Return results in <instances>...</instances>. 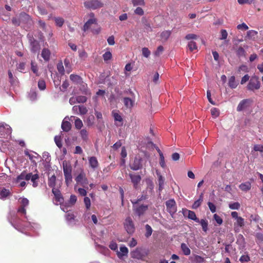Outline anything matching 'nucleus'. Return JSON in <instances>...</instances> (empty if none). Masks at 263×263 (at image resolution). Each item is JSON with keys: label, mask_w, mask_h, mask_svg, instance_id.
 I'll list each match as a JSON object with an SVG mask.
<instances>
[{"label": "nucleus", "mask_w": 263, "mask_h": 263, "mask_svg": "<svg viewBox=\"0 0 263 263\" xmlns=\"http://www.w3.org/2000/svg\"><path fill=\"white\" fill-rule=\"evenodd\" d=\"M211 115L213 118H216L219 115V111L216 108H212L211 109Z\"/></svg>", "instance_id": "3c124183"}, {"label": "nucleus", "mask_w": 263, "mask_h": 263, "mask_svg": "<svg viewBox=\"0 0 263 263\" xmlns=\"http://www.w3.org/2000/svg\"><path fill=\"white\" fill-rule=\"evenodd\" d=\"M257 32L254 30H249L247 32V36L250 38L255 37L257 35Z\"/></svg>", "instance_id": "338daca9"}, {"label": "nucleus", "mask_w": 263, "mask_h": 263, "mask_svg": "<svg viewBox=\"0 0 263 263\" xmlns=\"http://www.w3.org/2000/svg\"><path fill=\"white\" fill-rule=\"evenodd\" d=\"M87 17H88V19L83 26V30L84 31L90 29L92 25L97 24V20L95 17V14L93 12L88 13Z\"/></svg>", "instance_id": "f03ea898"}, {"label": "nucleus", "mask_w": 263, "mask_h": 263, "mask_svg": "<svg viewBox=\"0 0 263 263\" xmlns=\"http://www.w3.org/2000/svg\"><path fill=\"white\" fill-rule=\"evenodd\" d=\"M129 177L132 183L134 184V187L136 189L138 183L140 182L141 179L140 176L139 175H133L130 174H129Z\"/></svg>", "instance_id": "f3484780"}, {"label": "nucleus", "mask_w": 263, "mask_h": 263, "mask_svg": "<svg viewBox=\"0 0 263 263\" xmlns=\"http://www.w3.org/2000/svg\"><path fill=\"white\" fill-rule=\"evenodd\" d=\"M131 3L134 7H142L145 5V2L144 0H131Z\"/></svg>", "instance_id": "7c9ffc66"}, {"label": "nucleus", "mask_w": 263, "mask_h": 263, "mask_svg": "<svg viewBox=\"0 0 263 263\" xmlns=\"http://www.w3.org/2000/svg\"><path fill=\"white\" fill-rule=\"evenodd\" d=\"M63 167L64 176L71 175V167L66 162H63Z\"/></svg>", "instance_id": "412c9836"}, {"label": "nucleus", "mask_w": 263, "mask_h": 263, "mask_svg": "<svg viewBox=\"0 0 263 263\" xmlns=\"http://www.w3.org/2000/svg\"><path fill=\"white\" fill-rule=\"evenodd\" d=\"M66 220L67 221V222L69 224H71L74 221V216L72 213H67L66 215Z\"/></svg>", "instance_id": "4c0bfd02"}, {"label": "nucleus", "mask_w": 263, "mask_h": 263, "mask_svg": "<svg viewBox=\"0 0 263 263\" xmlns=\"http://www.w3.org/2000/svg\"><path fill=\"white\" fill-rule=\"evenodd\" d=\"M181 249L183 254L186 256H188L191 254V250L190 248L184 243H182L181 244Z\"/></svg>", "instance_id": "bb28decb"}, {"label": "nucleus", "mask_w": 263, "mask_h": 263, "mask_svg": "<svg viewBox=\"0 0 263 263\" xmlns=\"http://www.w3.org/2000/svg\"><path fill=\"white\" fill-rule=\"evenodd\" d=\"M64 22V20L61 17L55 18V24L59 27H61L63 25Z\"/></svg>", "instance_id": "052dcab7"}, {"label": "nucleus", "mask_w": 263, "mask_h": 263, "mask_svg": "<svg viewBox=\"0 0 263 263\" xmlns=\"http://www.w3.org/2000/svg\"><path fill=\"white\" fill-rule=\"evenodd\" d=\"M11 128L10 126L5 123H0V131L5 133L6 134H10L11 133Z\"/></svg>", "instance_id": "6ab92c4d"}, {"label": "nucleus", "mask_w": 263, "mask_h": 263, "mask_svg": "<svg viewBox=\"0 0 263 263\" xmlns=\"http://www.w3.org/2000/svg\"><path fill=\"white\" fill-rule=\"evenodd\" d=\"M124 226L128 234H133L135 230L134 222L130 217H127L124 222Z\"/></svg>", "instance_id": "423d86ee"}, {"label": "nucleus", "mask_w": 263, "mask_h": 263, "mask_svg": "<svg viewBox=\"0 0 263 263\" xmlns=\"http://www.w3.org/2000/svg\"><path fill=\"white\" fill-rule=\"evenodd\" d=\"M19 202L21 204V206L17 210V213L21 215H24L26 218V207L29 204V200L26 198H21L19 199Z\"/></svg>", "instance_id": "39448f33"}, {"label": "nucleus", "mask_w": 263, "mask_h": 263, "mask_svg": "<svg viewBox=\"0 0 263 263\" xmlns=\"http://www.w3.org/2000/svg\"><path fill=\"white\" fill-rule=\"evenodd\" d=\"M252 101L251 99H244L240 102L237 107V110L240 111L243 109L247 108L249 105L252 103Z\"/></svg>", "instance_id": "f8f14e48"}, {"label": "nucleus", "mask_w": 263, "mask_h": 263, "mask_svg": "<svg viewBox=\"0 0 263 263\" xmlns=\"http://www.w3.org/2000/svg\"><path fill=\"white\" fill-rule=\"evenodd\" d=\"M142 51L143 55L146 58H148L151 54L150 51L148 50L147 48L146 47L143 48L142 49Z\"/></svg>", "instance_id": "680f3d73"}, {"label": "nucleus", "mask_w": 263, "mask_h": 263, "mask_svg": "<svg viewBox=\"0 0 263 263\" xmlns=\"http://www.w3.org/2000/svg\"><path fill=\"white\" fill-rule=\"evenodd\" d=\"M254 150L256 152H263V145L256 144L254 146Z\"/></svg>", "instance_id": "774afa93"}, {"label": "nucleus", "mask_w": 263, "mask_h": 263, "mask_svg": "<svg viewBox=\"0 0 263 263\" xmlns=\"http://www.w3.org/2000/svg\"><path fill=\"white\" fill-rule=\"evenodd\" d=\"M64 63L67 72L69 73L71 71V65L69 60L68 59H65Z\"/></svg>", "instance_id": "a18cd8bd"}, {"label": "nucleus", "mask_w": 263, "mask_h": 263, "mask_svg": "<svg viewBox=\"0 0 263 263\" xmlns=\"http://www.w3.org/2000/svg\"><path fill=\"white\" fill-rule=\"evenodd\" d=\"M203 201V194L202 193L199 197V198L195 201L192 205V208L193 209H196L198 208L201 204Z\"/></svg>", "instance_id": "2f4dec72"}, {"label": "nucleus", "mask_w": 263, "mask_h": 263, "mask_svg": "<svg viewBox=\"0 0 263 263\" xmlns=\"http://www.w3.org/2000/svg\"><path fill=\"white\" fill-rule=\"evenodd\" d=\"M12 23L15 26L21 25V21L20 20V14L18 16L13 17L12 20Z\"/></svg>", "instance_id": "37998d69"}, {"label": "nucleus", "mask_w": 263, "mask_h": 263, "mask_svg": "<svg viewBox=\"0 0 263 263\" xmlns=\"http://www.w3.org/2000/svg\"><path fill=\"white\" fill-rule=\"evenodd\" d=\"M10 195V191L9 190L5 188L0 189V198L2 199H5Z\"/></svg>", "instance_id": "393cba45"}, {"label": "nucleus", "mask_w": 263, "mask_h": 263, "mask_svg": "<svg viewBox=\"0 0 263 263\" xmlns=\"http://www.w3.org/2000/svg\"><path fill=\"white\" fill-rule=\"evenodd\" d=\"M145 229H146V233H145V235L146 237L148 238L152 235L153 230H152L151 227L148 224H146L145 226Z\"/></svg>", "instance_id": "49530a36"}, {"label": "nucleus", "mask_w": 263, "mask_h": 263, "mask_svg": "<svg viewBox=\"0 0 263 263\" xmlns=\"http://www.w3.org/2000/svg\"><path fill=\"white\" fill-rule=\"evenodd\" d=\"M70 79L76 83H79L81 81V77L76 74H71L70 76Z\"/></svg>", "instance_id": "ea45409f"}, {"label": "nucleus", "mask_w": 263, "mask_h": 263, "mask_svg": "<svg viewBox=\"0 0 263 263\" xmlns=\"http://www.w3.org/2000/svg\"><path fill=\"white\" fill-rule=\"evenodd\" d=\"M89 166L93 169H96L99 166V163L97 159L95 157H90L88 158Z\"/></svg>", "instance_id": "a211bd4d"}, {"label": "nucleus", "mask_w": 263, "mask_h": 263, "mask_svg": "<svg viewBox=\"0 0 263 263\" xmlns=\"http://www.w3.org/2000/svg\"><path fill=\"white\" fill-rule=\"evenodd\" d=\"M132 202L133 204V210L134 212L139 216L142 215L148 209V206L146 205L142 204L138 206L137 204L138 202V200H132Z\"/></svg>", "instance_id": "7ed1b4c3"}, {"label": "nucleus", "mask_w": 263, "mask_h": 263, "mask_svg": "<svg viewBox=\"0 0 263 263\" xmlns=\"http://www.w3.org/2000/svg\"><path fill=\"white\" fill-rule=\"evenodd\" d=\"M171 34V31L165 30V31H163L160 34L161 39L164 41H166L170 36Z\"/></svg>", "instance_id": "c756f323"}, {"label": "nucleus", "mask_w": 263, "mask_h": 263, "mask_svg": "<svg viewBox=\"0 0 263 263\" xmlns=\"http://www.w3.org/2000/svg\"><path fill=\"white\" fill-rule=\"evenodd\" d=\"M131 256L133 258L139 259L141 257L140 251L138 249H136L135 250L131 252Z\"/></svg>", "instance_id": "72a5a7b5"}, {"label": "nucleus", "mask_w": 263, "mask_h": 263, "mask_svg": "<svg viewBox=\"0 0 263 263\" xmlns=\"http://www.w3.org/2000/svg\"><path fill=\"white\" fill-rule=\"evenodd\" d=\"M80 89L81 91L85 95H90V92L88 89L87 85L86 84H82Z\"/></svg>", "instance_id": "8fccbe9b"}, {"label": "nucleus", "mask_w": 263, "mask_h": 263, "mask_svg": "<svg viewBox=\"0 0 263 263\" xmlns=\"http://www.w3.org/2000/svg\"><path fill=\"white\" fill-rule=\"evenodd\" d=\"M10 222L16 229L19 231H21V229H24V227H28L27 225H24L22 223V221L18 218H16L14 219L11 220Z\"/></svg>", "instance_id": "9b49d317"}, {"label": "nucleus", "mask_w": 263, "mask_h": 263, "mask_svg": "<svg viewBox=\"0 0 263 263\" xmlns=\"http://www.w3.org/2000/svg\"><path fill=\"white\" fill-rule=\"evenodd\" d=\"M84 7L90 10H96L103 7L104 4L100 0H87L84 3Z\"/></svg>", "instance_id": "f257e3e1"}, {"label": "nucleus", "mask_w": 263, "mask_h": 263, "mask_svg": "<svg viewBox=\"0 0 263 263\" xmlns=\"http://www.w3.org/2000/svg\"><path fill=\"white\" fill-rule=\"evenodd\" d=\"M229 86L231 88H235L237 86V83L235 81L234 76H231L229 79Z\"/></svg>", "instance_id": "c85d7f7f"}, {"label": "nucleus", "mask_w": 263, "mask_h": 263, "mask_svg": "<svg viewBox=\"0 0 263 263\" xmlns=\"http://www.w3.org/2000/svg\"><path fill=\"white\" fill-rule=\"evenodd\" d=\"M142 159L136 157L134 162L130 164V167L134 171H137L142 167Z\"/></svg>", "instance_id": "ddd939ff"}, {"label": "nucleus", "mask_w": 263, "mask_h": 263, "mask_svg": "<svg viewBox=\"0 0 263 263\" xmlns=\"http://www.w3.org/2000/svg\"><path fill=\"white\" fill-rule=\"evenodd\" d=\"M183 213L184 215L187 214V217L189 219L193 220L196 222H199V219L196 217L195 213L192 211L188 210L187 209H183Z\"/></svg>", "instance_id": "dca6fc26"}, {"label": "nucleus", "mask_w": 263, "mask_h": 263, "mask_svg": "<svg viewBox=\"0 0 263 263\" xmlns=\"http://www.w3.org/2000/svg\"><path fill=\"white\" fill-rule=\"evenodd\" d=\"M31 70L34 73H35L37 76L39 75L37 73L38 69L37 64L33 61H32L31 63Z\"/></svg>", "instance_id": "de8ad7c7"}, {"label": "nucleus", "mask_w": 263, "mask_h": 263, "mask_svg": "<svg viewBox=\"0 0 263 263\" xmlns=\"http://www.w3.org/2000/svg\"><path fill=\"white\" fill-rule=\"evenodd\" d=\"M103 58L105 61H107L111 59L112 54L110 51H107L103 54Z\"/></svg>", "instance_id": "603ef678"}, {"label": "nucleus", "mask_w": 263, "mask_h": 263, "mask_svg": "<svg viewBox=\"0 0 263 263\" xmlns=\"http://www.w3.org/2000/svg\"><path fill=\"white\" fill-rule=\"evenodd\" d=\"M79 111L80 115H84L87 112L88 110L84 106L79 105Z\"/></svg>", "instance_id": "79ce46f5"}, {"label": "nucleus", "mask_w": 263, "mask_h": 263, "mask_svg": "<svg viewBox=\"0 0 263 263\" xmlns=\"http://www.w3.org/2000/svg\"><path fill=\"white\" fill-rule=\"evenodd\" d=\"M80 136L82 139L84 141H87L88 139V132L85 129H83L81 130L80 132Z\"/></svg>", "instance_id": "f704fd0d"}, {"label": "nucleus", "mask_w": 263, "mask_h": 263, "mask_svg": "<svg viewBox=\"0 0 263 263\" xmlns=\"http://www.w3.org/2000/svg\"><path fill=\"white\" fill-rule=\"evenodd\" d=\"M123 103L126 108L130 109L134 106V101L129 98L125 97L123 99Z\"/></svg>", "instance_id": "b1692460"}, {"label": "nucleus", "mask_w": 263, "mask_h": 263, "mask_svg": "<svg viewBox=\"0 0 263 263\" xmlns=\"http://www.w3.org/2000/svg\"><path fill=\"white\" fill-rule=\"evenodd\" d=\"M188 47L191 51H193L194 50L197 49V48L196 44L194 41H190L189 42Z\"/></svg>", "instance_id": "09e8293b"}, {"label": "nucleus", "mask_w": 263, "mask_h": 263, "mask_svg": "<svg viewBox=\"0 0 263 263\" xmlns=\"http://www.w3.org/2000/svg\"><path fill=\"white\" fill-rule=\"evenodd\" d=\"M54 141H55V143L56 144V145H57V146L59 148H61L62 146V142H61V137L60 136H55L54 137Z\"/></svg>", "instance_id": "5fc2aeb1"}, {"label": "nucleus", "mask_w": 263, "mask_h": 263, "mask_svg": "<svg viewBox=\"0 0 263 263\" xmlns=\"http://www.w3.org/2000/svg\"><path fill=\"white\" fill-rule=\"evenodd\" d=\"M239 260L242 263L248 262L250 260V257L248 255H243L240 257Z\"/></svg>", "instance_id": "0e129e2a"}, {"label": "nucleus", "mask_w": 263, "mask_h": 263, "mask_svg": "<svg viewBox=\"0 0 263 263\" xmlns=\"http://www.w3.org/2000/svg\"><path fill=\"white\" fill-rule=\"evenodd\" d=\"M38 87L41 90H43L46 88V83L44 80H41L38 82Z\"/></svg>", "instance_id": "13d9d810"}, {"label": "nucleus", "mask_w": 263, "mask_h": 263, "mask_svg": "<svg viewBox=\"0 0 263 263\" xmlns=\"http://www.w3.org/2000/svg\"><path fill=\"white\" fill-rule=\"evenodd\" d=\"M31 50L33 52H36L40 49V45L38 41L34 39H30Z\"/></svg>", "instance_id": "2eb2a0df"}, {"label": "nucleus", "mask_w": 263, "mask_h": 263, "mask_svg": "<svg viewBox=\"0 0 263 263\" xmlns=\"http://www.w3.org/2000/svg\"><path fill=\"white\" fill-rule=\"evenodd\" d=\"M128 253L127 248L124 246L120 247V251L118 252L117 255L119 258H122L124 256H127Z\"/></svg>", "instance_id": "aec40b11"}, {"label": "nucleus", "mask_w": 263, "mask_h": 263, "mask_svg": "<svg viewBox=\"0 0 263 263\" xmlns=\"http://www.w3.org/2000/svg\"><path fill=\"white\" fill-rule=\"evenodd\" d=\"M29 99L32 101L36 100L37 98V95L36 92L33 90L30 91L29 93Z\"/></svg>", "instance_id": "bf43d9fd"}, {"label": "nucleus", "mask_w": 263, "mask_h": 263, "mask_svg": "<svg viewBox=\"0 0 263 263\" xmlns=\"http://www.w3.org/2000/svg\"><path fill=\"white\" fill-rule=\"evenodd\" d=\"M157 174L158 176V181L160 189L163 187L164 184V179L163 177L158 172H157Z\"/></svg>", "instance_id": "a19ab883"}, {"label": "nucleus", "mask_w": 263, "mask_h": 263, "mask_svg": "<svg viewBox=\"0 0 263 263\" xmlns=\"http://www.w3.org/2000/svg\"><path fill=\"white\" fill-rule=\"evenodd\" d=\"M260 87V83L258 80V78L256 77H253L250 80L247 86L248 90L254 91L259 89Z\"/></svg>", "instance_id": "20e7f679"}, {"label": "nucleus", "mask_w": 263, "mask_h": 263, "mask_svg": "<svg viewBox=\"0 0 263 263\" xmlns=\"http://www.w3.org/2000/svg\"><path fill=\"white\" fill-rule=\"evenodd\" d=\"M84 202L87 210H89L91 206V202L89 198L85 197L84 199Z\"/></svg>", "instance_id": "864d4df0"}, {"label": "nucleus", "mask_w": 263, "mask_h": 263, "mask_svg": "<svg viewBox=\"0 0 263 263\" xmlns=\"http://www.w3.org/2000/svg\"><path fill=\"white\" fill-rule=\"evenodd\" d=\"M20 14L21 25H23L27 27L32 25L33 22L28 14L25 13H21Z\"/></svg>", "instance_id": "0eeeda50"}, {"label": "nucleus", "mask_w": 263, "mask_h": 263, "mask_svg": "<svg viewBox=\"0 0 263 263\" xmlns=\"http://www.w3.org/2000/svg\"><path fill=\"white\" fill-rule=\"evenodd\" d=\"M167 211L171 214H174L176 211V202L174 199H170L165 203Z\"/></svg>", "instance_id": "1a4fd4ad"}, {"label": "nucleus", "mask_w": 263, "mask_h": 263, "mask_svg": "<svg viewBox=\"0 0 263 263\" xmlns=\"http://www.w3.org/2000/svg\"><path fill=\"white\" fill-rule=\"evenodd\" d=\"M239 187L242 191L247 192L251 189V184L249 182H246L240 184Z\"/></svg>", "instance_id": "a878e982"}, {"label": "nucleus", "mask_w": 263, "mask_h": 263, "mask_svg": "<svg viewBox=\"0 0 263 263\" xmlns=\"http://www.w3.org/2000/svg\"><path fill=\"white\" fill-rule=\"evenodd\" d=\"M199 222L201 225L203 231L206 232L208 230V221L205 219H201L200 221L199 220Z\"/></svg>", "instance_id": "c9c22d12"}, {"label": "nucleus", "mask_w": 263, "mask_h": 263, "mask_svg": "<svg viewBox=\"0 0 263 263\" xmlns=\"http://www.w3.org/2000/svg\"><path fill=\"white\" fill-rule=\"evenodd\" d=\"M135 14L142 16L144 14V11L141 7V6H139L136 8V9L134 10Z\"/></svg>", "instance_id": "6e6d98bb"}, {"label": "nucleus", "mask_w": 263, "mask_h": 263, "mask_svg": "<svg viewBox=\"0 0 263 263\" xmlns=\"http://www.w3.org/2000/svg\"><path fill=\"white\" fill-rule=\"evenodd\" d=\"M221 36L219 39L221 40H226L228 37V32L225 29H222L220 31Z\"/></svg>", "instance_id": "4d7b16f0"}, {"label": "nucleus", "mask_w": 263, "mask_h": 263, "mask_svg": "<svg viewBox=\"0 0 263 263\" xmlns=\"http://www.w3.org/2000/svg\"><path fill=\"white\" fill-rule=\"evenodd\" d=\"M56 177L54 175L51 176L48 179V185L52 189L55 188Z\"/></svg>", "instance_id": "473e14b6"}, {"label": "nucleus", "mask_w": 263, "mask_h": 263, "mask_svg": "<svg viewBox=\"0 0 263 263\" xmlns=\"http://www.w3.org/2000/svg\"><path fill=\"white\" fill-rule=\"evenodd\" d=\"M39 177L37 174H34L33 176L32 177V178L31 179V181L32 182V185L33 187H35L38 185V182L37 180L39 179Z\"/></svg>", "instance_id": "e433bc0d"}, {"label": "nucleus", "mask_w": 263, "mask_h": 263, "mask_svg": "<svg viewBox=\"0 0 263 263\" xmlns=\"http://www.w3.org/2000/svg\"><path fill=\"white\" fill-rule=\"evenodd\" d=\"M52 192L54 195L55 201L56 204H61L64 201V199L61 194L60 191L55 188L52 190Z\"/></svg>", "instance_id": "9d476101"}, {"label": "nucleus", "mask_w": 263, "mask_h": 263, "mask_svg": "<svg viewBox=\"0 0 263 263\" xmlns=\"http://www.w3.org/2000/svg\"><path fill=\"white\" fill-rule=\"evenodd\" d=\"M229 206L232 210H238L240 207V205L239 202H235L230 203Z\"/></svg>", "instance_id": "58836bf2"}, {"label": "nucleus", "mask_w": 263, "mask_h": 263, "mask_svg": "<svg viewBox=\"0 0 263 263\" xmlns=\"http://www.w3.org/2000/svg\"><path fill=\"white\" fill-rule=\"evenodd\" d=\"M51 52L48 49L44 48L42 50L41 56L45 61H48L50 58Z\"/></svg>", "instance_id": "4be33fe9"}, {"label": "nucleus", "mask_w": 263, "mask_h": 263, "mask_svg": "<svg viewBox=\"0 0 263 263\" xmlns=\"http://www.w3.org/2000/svg\"><path fill=\"white\" fill-rule=\"evenodd\" d=\"M57 69H58V71L60 73H61V74H63L64 73V66L63 65V63L62 62H60V63L58 64V65H57Z\"/></svg>", "instance_id": "69168bd1"}, {"label": "nucleus", "mask_w": 263, "mask_h": 263, "mask_svg": "<svg viewBox=\"0 0 263 263\" xmlns=\"http://www.w3.org/2000/svg\"><path fill=\"white\" fill-rule=\"evenodd\" d=\"M66 119H67V117H66L64 119V120L62 122V125H61V127H62V129L63 130V131H64V132H68L69 130H70L71 127L70 123L69 121H66Z\"/></svg>", "instance_id": "5701e85b"}, {"label": "nucleus", "mask_w": 263, "mask_h": 263, "mask_svg": "<svg viewBox=\"0 0 263 263\" xmlns=\"http://www.w3.org/2000/svg\"><path fill=\"white\" fill-rule=\"evenodd\" d=\"M112 114L115 121L119 122H121L122 121V118L116 110H113L112 111Z\"/></svg>", "instance_id": "c03bdc74"}, {"label": "nucleus", "mask_w": 263, "mask_h": 263, "mask_svg": "<svg viewBox=\"0 0 263 263\" xmlns=\"http://www.w3.org/2000/svg\"><path fill=\"white\" fill-rule=\"evenodd\" d=\"M76 181L77 183L80 184L84 187H86L88 184V181L86 177L85 174L83 172H81L76 177Z\"/></svg>", "instance_id": "6e6552de"}, {"label": "nucleus", "mask_w": 263, "mask_h": 263, "mask_svg": "<svg viewBox=\"0 0 263 263\" xmlns=\"http://www.w3.org/2000/svg\"><path fill=\"white\" fill-rule=\"evenodd\" d=\"M213 217H214V220L216 221V222L219 225H220L222 223L223 220H222V218L220 216H219L218 215H217L216 214H215L214 215Z\"/></svg>", "instance_id": "e2e57ef3"}, {"label": "nucleus", "mask_w": 263, "mask_h": 263, "mask_svg": "<svg viewBox=\"0 0 263 263\" xmlns=\"http://www.w3.org/2000/svg\"><path fill=\"white\" fill-rule=\"evenodd\" d=\"M234 223V229L235 232H238L240 231L239 228L243 227L245 225V220L243 218L239 217L236 219Z\"/></svg>", "instance_id": "4468645a"}, {"label": "nucleus", "mask_w": 263, "mask_h": 263, "mask_svg": "<svg viewBox=\"0 0 263 263\" xmlns=\"http://www.w3.org/2000/svg\"><path fill=\"white\" fill-rule=\"evenodd\" d=\"M70 118H73L75 119L74 125L77 129H80L82 127L83 124L82 120L80 118L78 117H75L74 116H71Z\"/></svg>", "instance_id": "cd10ccee"}]
</instances>
